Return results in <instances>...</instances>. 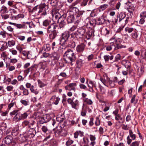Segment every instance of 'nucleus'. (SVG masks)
I'll use <instances>...</instances> for the list:
<instances>
[{
	"label": "nucleus",
	"instance_id": "1",
	"mask_svg": "<svg viewBox=\"0 0 146 146\" xmlns=\"http://www.w3.org/2000/svg\"><path fill=\"white\" fill-rule=\"evenodd\" d=\"M64 56L65 57L64 58V61L72 66L73 64L72 62H74L76 59V56L73 51L70 49L68 50L65 53Z\"/></svg>",
	"mask_w": 146,
	"mask_h": 146
},
{
	"label": "nucleus",
	"instance_id": "2",
	"mask_svg": "<svg viewBox=\"0 0 146 146\" xmlns=\"http://www.w3.org/2000/svg\"><path fill=\"white\" fill-rule=\"evenodd\" d=\"M70 35L68 32L66 31L63 33L60 38V44L62 45L68 44L69 42L68 38Z\"/></svg>",
	"mask_w": 146,
	"mask_h": 146
},
{
	"label": "nucleus",
	"instance_id": "3",
	"mask_svg": "<svg viewBox=\"0 0 146 146\" xmlns=\"http://www.w3.org/2000/svg\"><path fill=\"white\" fill-rule=\"evenodd\" d=\"M54 131L55 135L56 137L60 135L62 136H65L67 135V133L65 130L61 129V127H56V128L54 129Z\"/></svg>",
	"mask_w": 146,
	"mask_h": 146
},
{
	"label": "nucleus",
	"instance_id": "4",
	"mask_svg": "<svg viewBox=\"0 0 146 146\" xmlns=\"http://www.w3.org/2000/svg\"><path fill=\"white\" fill-rule=\"evenodd\" d=\"M48 7L47 5L44 4H40L39 5V8L38 14L41 13L42 15H46L47 14V11L48 10Z\"/></svg>",
	"mask_w": 146,
	"mask_h": 146
},
{
	"label": "nucleus",
	"instance_id": "5",
	"mask_svg": "<svg viewBox=\"0 0 146 146\" xmlns=\"http://www.w3.org/2000/svg\"><path fill=\"white\" fill-rule=\"evenodd\" d=\"M66 17V14H64L59 17L58 22L59 23V27L60 28H63L66 25V20L65 18Z\"/></svg>",
	"mask_w": 146,
	"mask_h": 146
},
{
	"label": "nucleus",
	"instance_id": "6",
	"mask_svg": "<svg viewBox=\"0 0 146 146\" xmlns=\"http://www.w3.org/2000/svg\"><path fill=\"white\" fill-rule=\"evenodd\" d=\"M129 135H128L127 137V144L129 145L132 140H134L136 138L135 134H133V132L131 130H129Z\"/></svg>",
	"mask_w": 146,
	"mask_h": 146
},
{
	"label": "nucleus",
	"instance_id": "7",
	"mask_svg": "<svg viewBox=\"0 0 146 146\" xmlns=\"http://www.w3.org/2000/svg\"><path fill=\"white\" fill-rule=\"evenodd\" d=\"M86 29L84 27H81L79 28L78 30V38H82L83 36H85L86 32Z\"/></svg>",
	"mask_w": 146,
	"mask_h": 146
},
{
	"label": "nucleus",
	"instance_id": "8",
	"mask_svg": "<svg viewBox=\"0 0 146 146\" xmlns=\"http://www.w3.org/2000/svg\"><path fill=\"white\" fill-rule=\"evenodd\" d=\"M58 27V25L55 23L49 25L47 29V32L48 33L55 32L56 29Z\"/></svg>",
	"mask_w": 146,
	"mask_h": 146
},
{
	"label": "nucleus",
	"instance_id": "9",
	"mask_svg": "<svg viewBox=\"0 0 146 146\" xmlns=\"http://www.w3.org/2000/svg\"><path fill=\"white\" fill-rule=\"evenodd\" d=\"M106 17L104 14L99 17L96 18V20L97 23L99 25L104 24L106 21Z\"/></svg>",
	"mask_w": 146,
	"mask_h": 146
},
{
	"label": "nucleus",
	"instance_id": "10",
	"mask_svg": "<svg viewBox=\"0 0 146 146\" xmlns=\"http://www.w3.org/2000/svg\"><path fill=\"white\" fill-rule=\"evenodd\" d=\"M60 100V98L58 97H56V96H52L50 100V105H51L52 104L57 105L58 104Z\"/></svg>",
	"mask_w": 146,
	"mask_h": 146
},
{
	"label": "nucleus",
	"instance_id": "11",
	"mask_svg": "<svg viewBox=\"0 0 146 146\" xmlns=\"http://www.w3.org/2000/svg\"><path fill=\"white\" fill-rule=\"evenodd\" d=\"M5 143L8 145H13L15 144L12 137L10 135H8L5 137Z\"/></svg>",
	"mask_w": 146,
	"mask_h": 146
},
{
	"label": "nucleus",
	"instance_id": "12",
	"mask_svg": "<svg viewBox=\"0 0 146 146\" xmlns=\"http://www.w3.org/2000/svg\"><path fill=\"white\" fill-rule=\"evenodd\" d=\"M110 78L108 77L106 74H104L103 77L101 78L100 80L103 83V84L105 86H108V82Z\"/></svg>",
	"mask_w": 146,
	"mask_h": 146
},
{
	"label": "nucleus",
	"instance_id": "13",
	"mask_svg": "<svg viewBox=\"0 0 146 146\" xmlns=\"http://www.w3.org/2000/svg\"><path fill=\"white\" fill-rule=\"evenodd\" d=\"M86 45L83 43L78 45L76 48L77 52L78 53H82L84 51Z\"/></svg>",
	"mask_w": 146,
	"mask_h": 146
},
{
	"label": "nucleus",
	"instance_id": "14",
	"mask_svg": "<svg viewBox=\"0 0 146 146\" xmlns=\"http://www.w3.org/2000/svg\"><path fill=\"white\" fill-rule=\"evenodd\" d=\"M36 132L34 128H30L27 132V134L30 138L33 137L36 134Z\"/></svg>",
	"mask_w": 146,
	"mask_h": 146
},
{
	"label": "nucleus",
	"instance_id": "15",
	"mask_svg": "<svg viewBox=\"0 0 146 146\" xmlns=\"http://www.w3.org/2000/svg\"><path fill=\"white\" fill-rule=\"evenodd\" d=\"M39 66V69L40 71H43L46 69L48 66V64L45 61H42L38 64Z\"/></svg>",
	"mask_w": 146,
	"mask_h": 146
},
{
	"label": "nucleus",
	"instance_id": "16",
	"mask_svg": "<svg viewBox=\"0 0 146 146\" xmlns=\"http://www.w3.org/2000/svg\"><path fill=\"white\" fill-rule=\"evenodd\" d=\"M50 57L52 60L57 61L60 57V55L57 52H55L50 54Z\"/></svg>",
	"mask_w": 146,
	"mask_h": 146
},
{
	"label": "nucleus",
	"instance_id": "17",
	"mask_svg": "<svg viewBox=\"0 0 146 146\" xmlns=\"http://www.w3.org/2000/svg\"><path fill=\"white\" fill-rule=\"evenodd\" d=\"M0 42L2 43L0 49V50L3 51L8 48V46L7 42L3 41H0Z\"/></svg>",
	"mask_w": 146,
	"mask_h": 146
},
{
	"label": "nucleus",
	"instance_id": "18",
	"mask_svg": "<svg viewBox=\"0 0 146 146\" xmlns=\"http://www.w3.org/2000/svg\"><path fill=\"white\" fill-rule=\"evenodd\" d=\"M21 117V113L19 112L18 114L13 117V121L15 122H19L22 120Z\"/></svg>",
	"mask_w": 146,
	"mask_h": 146
},
{
	"label": "nucleus",
	"instance_id": "19",
	"mask_svg": "<svg viewBox=\"0 0 146 146\" xmlns=\"http://www.w3.org/2000/svg\"><path fill=\"white\" fill-rule=\"evenodd\" d=\"M74 138L76 139L78 138L79 136L80 137L82 136L83 135V132L80 131H77L74 133Z\"/></svg>",
	"mask_w": 146,
	"mask_h": 146
},
{
	"label": "nucleus",
	"instance_id": "20",
	"mask_svg": "<svg viewBox=\"0 0 146 146\" xmlns=\"http://www.w3.org/2000/svg\"><path fill=\"white\" fill-rule=\"evenodd\" d=\"M79 105V102L78 99H76L75 100H73L72 104V108L75 109H77V107Z\"/></svg>",
	"mask_w": 146,
	"mask_h": 146
},
{
	"label": "nucleus",
	"instance_id": "21",
	"mask_svg": "<svg viewBox=\"0 0 146 146\" xmlns=\"http://www.w3.org/2000/svg\"><path fill=\"white\" fill-rule=\"evenodd\" d=\"M24 24L26 25L25 28H27L29 27L30 28H32L35 27V25L32 22H26Z\"/></svg>",
	"mask_w": 146,
	"mask_h": 146
},
{
	"label": "nucleus",
	"instance_id": "22",
	"mask_svg": "<svg viewBox=\"0 0 146 146\" xmlns=\"http://www.w3.org/2000/svg\"><path fill=\"white\" fill-rule=\"evenodd\" d=\"M42 115L40 113L37 112H35L33 114V117L35 119H40Z\"/></svg>",
	"mask_w": 146,
	"mask_h": 146
},
{
	"label": "nucleus",
	"instance_id": "23",
	"mask_svg": "<svg viewBox=\"0 0 146 146\" xmlns=\"http://www.w3.org/2000/svg\"><path fill=\"white\" fill-rule=\"evenodd\" d=\"M71 5L69 6V9L70 11H72L74 13V15L79 10L78 8Z\"/></svg>",
	"mask_w": 146,
	"mask_h": 146
},
{
	"label": "nucleus",
	"instance_id": "24",
	"mask_svg": "<svg viewBox=\"0 0 146 146\" xmlns=\"http://www.w3.org/2000/svg\"><path fill=\"white\" fill-rule=\"evenodd\" d=\"M76 64L77 67L80 68L82 65L83 61L80 59H78L76 62Z\"/></svg>",
	"mask_w": 146,
	"mask_h": 146
},
{
	"label": "nucleus",
	"instance_id": "25",
	"mask_svg": "<svg viewBox=\"0 0 146 146\" xmlns=\"http://www.w3.org/2000/svg\"><path fill=\"white\" fill-rule=\"evenodd\" d=\"M51 33L49 35V38L50 39L52 40L55 39L56 37L57 36V33L56 31H55Z\"/></svg>",
	"mask_w": 146,
	"mask_h": 146
},
{
	"label": "nucleus",
	"instance_id": "26",
	"mask_svg": "<svg viewBox=\"0 0 146 146\" xmlns=\"http://www.w3.org/2000/svg\"><path fill=\"white\" fill-rule=\"evenodd\" d=\"M30 90L32 93L35 95L37 94L39 92V90L37 89H35L33 85H32L31 87L30 88Z\"/></svg>",
	"mask_w": 146,
	"mask_h": 146
},
{
	"label": "nucleus",
	"instance_id": "27",
	"mask_svg": "<svg viewBox=\"0 0 146 146\" xmlns=\"http://www.w3.org/2000/svg\"><path fill=\"white\" fill-rule=\"evenodd\" d=\"M85 36L86 37H88V38H89L92 36H94V33L93 31V30H91L88 32H86Z\"/></svg>",
	"mask_w": 146,
	"mask_h": 146
},
{
	"label": "nucleus",
	"instance_id": "28",
	"mask_svg": "<svg viewBox=\"0 0 146 146\" xmlns=\"http://www.w3.org/2000/svg\"><path fill=\"white\" fill-rule=\"evenodd\" d=\"M0 12L1 13V14H2L8 13V11L7 10V7L3 5L2 6L1 8Z\"/></svg>",
	"mask_w": 146,
	"mask_h": 146
},
{
	"label": "nucleus",
	"instance_id": "29",
	"mask_svg": "<svg viewBox=\"0 0 146 146\" xmlns=\"http://www.w3.org/2000/svg\"><path fill=\"white\" fill-rule=\"evenodd\" d=\"M7 43L8 46L11 47L15 45V40H12L8 41Z\"/></svg>",
	"mask_w": 146,
	"mask_h": 146
},
{
	"label": "nucleus",
	"instance_id": "30",
	"mask_svg": "<svg viewBox=\"0 0 146 146\" xmlns=\"http://www.w3.org/2000/svg\"><path fill=\"white\" fill-rule=\"evenodd\" d=\"M67 21L68 23H71L74 21V16L73 15H70L67 18Z\"/></svg>",
	"mask_w": 146,
	"mask_h": 146
},
{
	"label": "nucleus",
	"instance_id": "31",
	"mask_svg": "<svg viewBox=\"0 0 146 146\" xmlns=\"http://www.w3.org/2000/svg\"><path fill=\"white\" fill-rule=\"evenodd\" d=\"M108 7V5L107 4H103L101 5L98 8V10L100 12L103 11Z\"/></svg>",
	"mask_w": 146,
	"mask_h": 146
},
{
	"label": "nucleus",
	"instance_id": "32",
	"mask_svg": "<svg viewBox=\"0 0 146 146\" xmlns=\"http://www.w3.org/2000/svg\"><path fill=\"white\" fill-rule=\"evenodd\" d=\"M43 117L45 120V121L46 123L49 121L51 119V117L50 115L48 114H46L44 115Z\"/></svg>",
	"mask_w": 146,
	"mask_h": 146
},
{
	"label": "nucleus",
	"instance_id": "33",
	"mask_svg": "<svg viewBox=\"0 0 146 146\" xmlns=\"http://www.w3.org/2000/svg\"><path fill=\"white\" fill-rule=\"evenodd\" d=\"M126 17V15L124 13L121 12L120 13L119 15V21L120 22L123 19Z\"/></svg>",
	"mask_w": 146,
	"mask_h": 146
},
{
	"label": "nucleus",
	"instance_id": "34",
	"mask_svg": "<svg viewBox=\"0 0 146 146\" xmlns=\"http://www.w3.org/2000/svg\"><path fill=\"white\" fill-rule=\"evenodd\" d=\"M131 36L133 39L137 40L138 37L137 32L136 31L134 32L131 34Z\"/></svg>",
	"mask_w": 146,
	"mask_h": 146
},
{
	"label": "nucleus",
	"instance_id": "35",
	"mask_svg": "<svg viewBox=\"0 0 146 146\" xmlns=\"http://www.w3.org/2000/svg\"><path fill=\"white\" fill-rule=\"evenodd\" d=\"M30 124V122L28 120H25L22 122V126L23 127H25L26 126H28Z\"/></svg>",
	"mask_w": 146,
	"mask_h": 146
},
{
	"label": "nucleus",
	"instance_id": "36",
	"mask_svg": "<svg viewBox=\"0 0 146 146\" xmlns=\"http://www.w3.org/2000/svg\"><path fill=\"white\" fill-rule=\"evenodd\" d=\"M134 30V29L133 28L126 27L125 29V31L129 33H131Z\"/></svg>",
	"mask_w": 146,
	"mask_h": 146
},
{
	"label": "nucleus",
	"instance_id": "37",
	"mask_svg": "<svg viewBox=\"0 0 146 146\" xmlns=\"http://www.w3.org/2000/svg\"><path fill=\"white\" fill-rule=\"evenodd\" d=\"M11 81V79L10 78H7L6 75L4 76L3 82L4 83H7V82L9 83Z\"/></svg>",
	"mask_w": 146,
	"mask_h": 146
},
{
	"label": "nucleus",
	"instance_id": "38",
	"mask_svg": "<svg viewBox=\"0 0 146 146\" xmlns=\"http://www.w3.org/2000/svg\"><path fill=\"white\" fill-rule=\"evenodd\" d=\"M21 115L22 120L26 119L27 117L28 114L27 112H25L22 114L21 113Z\"/></svg>",
	"mask_w": 146,
	"mask_h": 146
},
{
	"label": "nucleus",
	"instance_id": "39",
	"mask_svg": "<svg viewBox=\"0 0 146 146\" xmlns=\"http://www.w3.org/2000/svg\"><path fill=\"white\" fill-rule=\"evenodd\" d=\"M99 87L100 88V92L101 94H105L106 92V89L101 85H100Z\"/></svg>",
	"mask_w": 146,
	"mask_h": 146
},
{
	"label": "nucleus",
	"instance_id": "40",
	"mask_svg": "<svg viewBox=\"0 0 146 146\" xmlns=\"http://www.w3.org/2000/svg\"><path fill=\"white\" fill-rule=\"evenodd\" d=\"M1 16L2 19L4 20H6L9 17V15L6 13L1 14Z\"/></svg>",
	"mask_w": 146,
	"mask_h": 146
},
{
	"label": "nucleus",
	"instance_id": "41",
	"mask_svg": "<svg viewBox=\"0 0 146 146\" xmlns=\"http://www.w3.org/2000/svg\"><path fill=\"white\" fill-rule=\"evenodd\" d=\"M89 0H83L81 2L80 5L82 7H84L86 6Z\"/></svg>",
	"mask_w": 146,
	"mask_h": 146
},
{
	"label": "nucleus",
	"instance_id": "42",
	"mask_svg": "<svg viewBox=\"0 0 146 146\" xmlns=\"http://www.w3.org/2000/svg\"><path fill=\"white\" fill-rule=\"evenodd\" d=\"M25 24L22 25L20 24H17L15 26H16L17 28L20 29L21 28H25Z\"/></svg>",
	"mask_w": 146,
	"mask_h": 146
},
{
	"label": "nucleus",
	"instance_id": "43",
	"mask_svg": "<svg viewBox=\"0 0 146 146\" xmlns=\"http://www.w3.org/2000/svg\"><path fill=\"white\" fill-rule=\"evenodd\" d=\"M42 49L44 50V51H48L50 49L49 45L48 44L44 45L42 47Z\"/></svg>",
	"mask_w": 146,
	"mask_h": 146
},
{
	"label": "nucleus",
	"instance_id": "44",
	"mask_svg": "<svg viewBox=\"0 0 146 146\" xmlns=\"http://www.w3.org/2000/svg\"><path fill=\"white\" fill-rule=\"evenodd\" d=\"M38 86L40 88H42V87H43L46 86V84H45L43 83L40 80H38Z\"/></svg>",
	"mask_w": 146,
	"mask_h": 146
},
{
	"label": "nucleus",
	"instance_id": "45",
	"mask_svg": "<svg viewBox=\"0 0 146 146\" xmlns=\"http://www.w3.org/2000/svg\"><path fill=\"white\" fill-rule=\"evenodd\" d=\"M18 111V110H15L10 113V115L12 116H13V115H16L19 113Z\"/></svg>",
	"mask_w": 146,
	"mask_h": 146
},
{
	"label": "nucleus",
	"instance_id": "46",
	"mask_svg": "<svg viewBox=\"0 0 146 146\" xmlns=\"http://www.w3.org/2000/svg\"><path fill=\"white\" fill-rule=\"evenodd\" d=\"M66 46L74 48L76 44L74 42L72 41L70 42V44H69L68 42V44H66Z\"/></svg>",
	"mask_w": 146,
	"mask_h": 146
},
{
	"label": "nucleus",
	"instance_id": "47",
	"mask_svg": "<svg viewBox=\"0 0 146 146\" xmlns=\"http://www.w3.org/2000/svg\"><path fill=\"white\" fill-rule=\"evenodd\" d=\"M140 142L138 141H135L130 144V146H139Z\"/></svg>",
	"mask_w": 146,
	"mask_h": 146
},
{
	"label": "nucleus",
	"instance_id": "48",
	"mask_svg": "<svg viewBox=\"0 0 146 146\" xmlns=\"http://www.w3.org/2000/svg\"><path fill=\"white\" fill-rule=\"evenodd\" d=\"M57 0H52L50 1V4L52 6L55 7L57 5Z\"/></svg>",
	"mask_w": 146,
	"mask_h": 146
},
{
	"label": "nucleus",
	"instance_id": "49",
	"mask_svg": "<svg viewBox=\"0 0 146 146\" xmlns=\"http://www.w3.org/2000/svg\"><path fill=\"white\" fill-rule=\"evenodd\" d=\"M108 83L109 84V85H108L109 87H110L111 88H113L115 86V84L113 82L112 80H111L110 79L109 81L108 82Z\"/></svg>",
	"mask_w": 146,
	"mask_h": 146
},
{
	"label": "nucleus",
	"instance_id": "50",
	"mask_svg": "<svg viewBox=\"0 0 146 146\" xmlns=\"http://www.w3.org/2000/svg\"><path fill=\"white\" fill-rule=\"evenodd\" d=\"M100 121L98 117H96V120L95 122L96 126H99L100 125Z\"/></svg>",
	"mask_w": 146,
	"mask_h": 146
},
{
	"label": "nucleus",
	"instance_id": "51",
	"mask_svg": "<svg viewBox=\"0 0 146 146\" xmlns=\"http://www.w3.org/2000/svg\"><path fill=\"white\" fill-rule=\"evenodd\" d=\"M83 14V12L82 11H79V10L76 14L75 15L77 17H79Z\"/></svg>",
	"mask_w": 146,
	"mask_h": 146
},
{
	"label": "nucleus",
	"instance_id": "52",
	"mask_svg": "<svg viewBox=\"0 0 146 146\" xmlns=\"http://www.w3.org/2000/svg\"><path fill=\"white\" fill-rule=\"evenodd\" d=\"M41 130L44 133L47 132L48 131V129L46 126H42L41 127Z\"/></svg>",
	"mask_w": 146,
	"mask_h": 146
},
{
	"label": "nucleus",
	"instance_id": "53",
	"mask_svg": "<svg viewBox=\"0 0 146 146\" xmlns=\"http://www.w3.org/2000/svg\"><path fill=\"white\" fill-rule=\"evenodd\" d=\"M141 18L145 19L146 18V11H144L141 12L140 15Z\"/></svg>",
	"mask_w": 146,
	"mask_h": 146
},
{
	"label": "nucleus",
	"instance_id": "54",
	"mask_svg": "<svg viewBox=\"0 0 146 146\" xmlns=\"http://www.w3.org/2000/svg\"><path fill=\"white\" fill-rule=\"evenodd\" d=\"M20 102L24 106H26L28 105L29 102L25 100H21Z\"/></svg>",
	"mask_w": 146,
	"mask_h": 146
},
{
	"label": "nucleus",
	"instance_id": "55",
	"mask_svg": "<svg viewBox=\"0 0 146 146\" xmlns=\"http://www.w3.org/2000/svg\"><path fill=\"white\" fill-rule=\"evenodd\" d=\"M20 141L22 142H24L26 141L27 139L25 136L22 135L19 137Z\"/></svg>",
	"mask_w": 146,
	"mask_h": 146
},
{
	"label": "nucleus",
	"instance_id": "56",
	"mask_svg": "<svg viewBox=\"0 0 146 146\" xmlns=\"http://www.w3.org/2000/svg\"><path fill=\"white\" fill-rule=\"evenodd\" d=\"M94 121V118L93 117H91L90 118V121L89 122V126L90 127L92 126L94 124V123L93 122Z\"/></svg>",
	"mask_w": 146,
	"mask_h": 146
},
{
	"label": "nucleus",
	"instance_id": "57",
	"mask_svg": "<svg viewBox=\"0 0 146 146\" xmlns=\"http://www.w3.org/2000/svg\"><path fill=\"white\" fill-rule=\"evenodd\" d=\"M49 22L47 20H45L43 22V26L47 27L49 25Z\"/></svg>",
	"mask_w": 146,
	"mask_h": 146
},
{
	"label": "nucleus",
	"instance_id": "58",
	"mask_svg": "<svg viewBox=\"0 0 146 146\" xmlns=\"http://www.w3.org/2000/svg\"><path fill=\"white\" fill-rule=\"evenodd\" d=\"M73 142V141L70 139H68L66 142V144L67 146H69L72 144Z\"/></svg>",
	"mask_w": 146,
	"mask_h": 146
},
{
	"label": "nucleus",
	"instance_id": "59",
	"mask_svg": "<svg viewBox=\"0 0 146 146\" xmlns=\"http://www.w3.org/2000/svg\"><path fill=\"white\" fill-rule=\"evenodd\" d=\"M90 84L92 85L91 86H92V88L93 87H96V84L95 82H94L92 81H90L89 83V84H88V85H90Z\"/></svg>",
	"mask_w": 146,
	"mask_h": 146
},
{
	"label": "nucleus",
	"instance_id": "60",
	"mask_svg": "<svg viewBox=\"0 0 146 146\" xmlns=\"http://www.w3.org/2000/svg\"><path fill=\"white\" fill-rule=\"evenodd\" d=\"M13 87L12 86H9L7 87L6 89L8 91H11L13 90Z\"/></svg>",
	"mask_w": 146,
	"mask_h": 146
},
{
	"label": "nucleus",
	"instance_id": "61",
	"mask_svg": "<svg viewBox=\"0 0 146 146\" xmlns=\"http://www.w3.org/2000/svg\"><path fill=\"white\" fill-rule=\"evenodd\" d=\"M121 55L119 54H117L115 57V59L114 61H117L121 60Z\"/></svg>",
	"mask_w": 146,
	"mask_h": 146
},
{
	"label": "nucleus",
	"instance_id": "62",
	"mask_svg": "<svg viewBox=\"0 0 146 146\" xmlns=\"http://www.w3.org/2000/svg\"><path fill=\"white\" fill-rule=\"evenodd\" d=\"M39 8V5H37L34 7L33 9V12H35L36 11L38 13V11Z\"/></svg>",
	"mask_w": 146,
	"mask_h": 146
},
{
	"label": "nucleus",
	"instance_id": "63",
	"mask_svg": "<svg viewBox=\"0 0 146 146\" xmlns=\"http://www.w3.org/2000/svg\"><path fill=\"white\" fill-rule=\"evenodd\" d=\"M78 34L77 33H74L71 34L70 35L71 37L72 38H74L75 37H76L78 38Z\"/></svg>",
	"mask_w": 146,
	"mask_h": 146
},
{
	"label": "nucleus",
	"instance_id": "64",
	"mask_svg": "<svg viewBox=\"0 0 146 146\" xmlns=\"http://www.w3.org/2000/svg\"><path fill=\"white\" fill-rule=\"evenodd\" d=\"M79 87L80 88L84 90H87L86 86L82 84H80L79 85Z\"/></svg>",
	"mask_w": 146,
	"mask_h": 146
}]
</instances>
